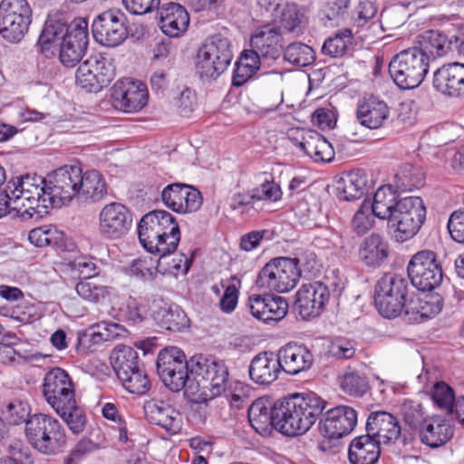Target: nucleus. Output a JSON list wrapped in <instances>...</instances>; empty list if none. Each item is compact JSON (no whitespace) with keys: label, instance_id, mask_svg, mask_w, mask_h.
Returning <instances> with one entry per match:
<instances>
[{"label":"nucleus","instance_id":"1","mask_svg":"<svg viewBox=\"0 0 464 464\" xmlns=\"http://www.w3.org/2000/svg\"><path fill=\"white\" fill-rule=\"evenodd\" d=\"M80 166L64 165L45 178L27 174L19 179L20 194L14 198V206L25 218L38 220L51 208H62L77 198Z\"/></svg>","mask_w":464,"mask_h":464},{"label":"nucleus","instance_id":"2","mask_svg":"<svg viewBox=\"0 0 464 464\" xmlns=\"http://www.w3.org/2000/svg\"><path fill=\"white\" fill-rule=\"evenodd\" d=\"M326 402L314 393L294 394L276 406V429L287 436L304 434L315 423Z\"/></svg>","mask_w":464,"mask_h":464},{"label":"nucleus","instance_id":"3","mask_svg":"<svg viewBox=\"0 0 464 464\" xmlns=\"http://www.w3.org/2000/svg\"><path fill=\"white\" fill-rule=\"evenodd\" d=\"M138 237L150 253H174L180 240V231L169 212L153 210L140 219Z\"/></svg>","mask_w":464,"mask_h":464},{"label":"nucleus","instance_id":"4","mask_svg":"<svg viewBox=\"0 0 464 464\" xmlns=\"http://www.w3.org/2000/svg\"><path fill=\"white\" fill-rule=\"evenodd\" d=\"M158 374L164 385L171 392L184 390L191 401L199 400L200 383L190 373V361L178 347L171 346L161 350L157 358Z\"/></svg>","mask_w":464,"mask_h":464},{"label":"nucleus","instance_id":"5","mask_svg":"<svg viewBox=\"0 0 464 464\" xmlns=\"http://www.w3.org/2000/svg\"><path fill=\"white\" fill-rule=\"evenodd\" d=\"M25 436L39 452L53 455L60 452L66 443L64 429L53 416L38 413L26 421Z\"/></svg>","mask_w":464,"mask_h":464},{"label":"nucleus","instance_id":"6","mask_svg":"<svg viewBox=\"0 0 464 464\" xmlns=\"http://www.w3.org/2000/svg\"><path fill=\"white\" fill-rule=\"evenodd\" d=\"M430 66L427 53L418 47L401 51L389 63V73L401 89H414L424 81Z\"/></svg>","mask_w":464,"mask_h":464},{"label":"nucleus","instance_id":"7","mask_svg":"<svg viewBox=\"0 0 464 464\" xmlns=\"http://www.w3.org/2000/svg\"><path fill=\"white\" fill-rule=\"evenodd\" d=\"M233 59L230 40L216 34L208 37L197 53L196 70L202 79H216L229 66Z\"/></svg>","mask_w":464,"mask_h":464},{"label":"nucleus","instance_id":"8","mask_svg":"<svg viewBox=\"0 0 464 464\" xmlns=\"http://www.w3.org/2000/svg\"><path fill=\"white\" fill-rule=\"evenodd\" d=\"M300 276L297 259L276 257L266 264L259 272L256 286L267 291L286 293L296 285Z\"/></svg>","mask_w":464,"mask_h":464},{"label":"nucleus","instance_id":"9","mask_svg":"<svg viewBox=\"0 0 464 464\" xmlns=\"http://www.w3.org/2000/svg\"><path fill=\"white\" fill-rule=\"evenodd\" d=\"M32 23V9L27 0H2L0 35L11 44L20 43Z\"/></svg>","mask_w":464,"mask_h":464},{"label":"nucleus","instance_id":"10","mask_svg":"<svg viewBox=\"0 0 464 464\" xmlns=\"http://www.w3.org/2000/svg\"><path fill=\"white\" fill-rule=\"evenodd\" d=\"M426 218V208L420 197H405L400 198L393 210L392 227H396L397 241L404 242L412 237L421 227Z\"/></svg>","mask_w":464,"mask_h":464},{"label":"nucleus","instance_id":"11","mask_svg":"<svg viewBox=\"0 0 464 464\" xmlns=\"http://www.w3.org/2000/svg\"><path fill=\"white\" fill-rule=\"evenodd\" d=\"M411 284L420 292H432L443 279V272L436 254L430 250H420L414 254L407 266Z\"/></svg>","mask_w":464,"mask_h":464},{"label":"nucleus","instance_id":"12","mask_svg":"<svg viewBox=\"0 0 464 464\" xmlns=\"http://www.w3.org/2000/svg\"><path fill=\"white\" fill-rule=\"evenodd\" d=\"M114 78L111 61L102 54L92 55L82 62L76 70V84L87 92H98Z\"/></svg>","mask_w":464,"mask_h":464},{"label":"nucleus","instance_id":"13","mask_svg":"<svg viewBox=\"0 0 464 464\" xmlns=\"http://www.w3.org/2000/svg\"><path fill=\"white\" fill-rule=\"evenodd\" d=\"M190 373L200 383V389H208L212 396H219L228 382V369L225 362L215 358L194 356L190 359Z\"/></svg>","mask_w":464,"mask_h":464},{"label":"nucleus","instance_id":"14","mask_svg":"<svg viewBox=\"0 0 464 464\" xmlns=\"http://www.w3.org/2000/svg\"><path fill=\"white\" fill-rule=\"evenodd\" d=\"M43 394L53 410L70 407L75 400V387L69 373L60 367L47 372L43 382Z\"/></svg>","mask_w":464,"mask_h":464},{"label":"nucleus","instance_id":"15","mask_svg":"<svg viewBox=\"0 0 464 464\" xmlns=\"http://www.w3.org/2000/svg\"><path fill=\"white\" fill-rule=\"evenodd\" d=\"M88 23L76 18L67 25L66 34L59 44V59L66 67H72L81 61L88 45Z\"/></svg>","mask_w":464,"mask_h":464},{"label":"nucleus","instance_id":"16","mask_svg":"<svg viewBox=\"0 0 464 464\" xmlns=\"http://www.w3.org/2000/svg\"><path fill=\"white\" fill-rule=\"evenodd\" d=\"M125 15L109 10L100 14L92 22V34L95 41L107 47L120 45L128 35Z\"/></svg>","mask_w":464,"mask_h":464},{"label":"nucleus","instance_id":"17","mask_svg":"<svg viewBox=\"0 0 464 464\" xmlns=\"http://www.w3.org/2000/svg\"><path fill=\"white\" fill-rule=\"evenodd\" d=\"M366 431L380 444L391 445L401 443L407 447L411 438L401 436V429L395 416L387 411L372 412L366 422Z\"/></svg>","mask_w":464,"mask_h":464},{"label":"nucleus","instance_id":"18","mask_svg":"<svg viewBox=\"0 0 464 464\" xmlns=\"http://www.w3.org/2000/svg\"><path fill=\"white\" fill-rule=\"evenodd\" d=\"M131 224V214L121 203L106 204L100 211L98 229L104 238H121L129 232Z\"/></svg>","mask_w":464,"mask_h":464},{"label":"nucleus","instance_id":"19","mask_svg":"<svg viewBox=\"0 0 464 464\" xmlns=\"http://www.w3.org/2000/svg\"><path fill=\"white\" fill-rule=\"evenodd\" d=\"M111 99L117 110L127 113L137 112L148 102V88L138 81H118L112 87Z\"/></svg>","mask_w":464,"mask_h":464},{"label":"nucleus","instance_id":"20","mask_svg":"<svg viewBox=\"0 0 464 464\" xmlns=\"http://www.w3.org/2000/svg\"><path fill=\"white\" fill-rule=\"evenodd\" d=\"M165 207L179 214L192 213L202 205L200 192L184 183H172L166 186L160 194Z\"/></svg>","mask_w":464,"mask_h":464},{"label":"nucleus","instance_id":"21","mask_svg":"<svg viewBox=\"0 0 464 464\" xmlns=\"http://www.w3.org/2000/svg\"><path fill=\"white\" fill-rule=\"evenodd\" d=\"M356 424V411L350 406L340 405L327 411L319 422V430L329 440L340 439L351 433Z\"/></svg>","mask_w":464,"mask_h":464},{"label":"nucleus","instance_id":"22","mask_svg":"<svg viewBox=\"0 0 464 464\" xmlns=\"http://www.w3.org/2000/svg\"><path fill=\"white\" fill-rule=\"evenodd\" d=\"M330 298L328 287L322 282L304 284L296 293V306L303 319L317 317Z\"/></svg>","mask_w":464,"mask_h":464},{"label":"nucleus","instance_id":"23","mask_svg":"<svg viewBox=\"0 0 464 464\" xmlns=\"http://www.w3.org/2000/svg\"><path fill=\"white\" fill-rule=\"evenodd\" d=\"M284 38L276 24H266L255 29L250 46L266 61L277 60L283 51Z\"/></svg>","mask_w":464,"mask_h":464},{"label":"nucleus","instance_id":"24","mask_svg":"<svg viewBox=\"0 0 464 464\" xmlns=\"http://www.w3.org/2000/svg\"><path fill=\"white\" fill-rule=\"evenodd\" d=\"M432 86L446 96L464 95V64L450 63L438 68L433 73Z\"/></svg>","mask_w":464,"mask_h":464},{"label":"nucleus","instance_id":"25","mask_svg":"<svg viewBox=\"0 0 464 464\" xmlns=\"http://www.w3.org/2000/svg\"><path fill=\"white\" fill-rule=\"evenodd\" d=\"M144 413L147 420L171 434L178 433L182 427V417L169 403L161 400H150L144 403Z\"/></svg>","mask_w":464,"mask_h":464},{"label":"nucleus","instance_id":"26","mask_svg":"<svg viewBox=\"0 0 464 464\" xmlns=\"http://www.w3.org/2000/svg\"><path fill=\"white\" fill-rule=\"evenodd\" d=\"M282 372L290 375L298 374L311 368L314 355L310 350L297 343H287L281 347L276 354Z\"/></svg>","mask_w":464,"mask_h":464},{"label":"nucleus","instance_id":"27","mask_svg":"<svg viewBox=\"0 0 464 464\" xmlns=\"http://www.w3.org/2000/svg\"><path fill=\"white\" fill-rule=\"evenodd\" d=\"M454 428L450 421L442 416L428 417L419 430L421 443L438 449L445 445L453 437Z\"/></svg>","mask_w":464,"mask_h":464},{"label":"nucleus","instance_id":"28","mask_svg":"<svg viewBox=\"0 0 464 464\" xmlns=\"http://www.w3.org/2000/svg\"><path fill=\"white\" fill-rule=\"evenodd\" d=\"M277 357L271 352L259 353L251 360L248 373L251 381L259 385H269L282 372Z\"/></svg>","mask_w":464,"mask_h":464},{"label":"nucleus","instance_id":"29","mask_svg":"<svg viewBox=\"0 0 464 464\" xmlns=\"http://www.w3.org/2000/svg\"><path fill=\"white\" fill-rule=\"evenodd\" d=\"M309 18L306 8L295 2L285 3L279 13L277 27L280 32L298 37L304 34Z\"/></svg>","mask_w":464,"mask_h":464},{"label":"nucleus","instance_id":"30","mask_svg":"<svg viewBox=\"0 0 464 464\" xmlns=\"http://www.w3.org/2000/svg\"><path fill=\"white\" fill-rule=\"evenodd\" d=\"M390 116L388 104L375 96H370L358 103L356 118L360 124L374 130L382 127Z\"/></svg>","mask_w":464,"mask_h":464},{"label":"nucleus","instance_id":"31","mask_svg":"<svg viewBox=\"0 0 464 464\" xmlns=\"http://www.w3.org/2000/svg\"><path fill=\"white\" fill-rule=\"evenodd\" d=\"M189 16L179 4L168 3L160 10V26L169 37H179L188 29Z\"/></svg>","mask_w":464,"mask_h":464},{"label":"nucleus","instance_id":"32","mask_svg":"<svg viewBox=\"0 0 464 464\" xmlns=\"http://www.w3.org/2000/svg\"><path fill=\"white\" fill-rule=\"evenodd\" d=\"M266 397L256 399L248 409V420L252 428L260 435L270 434L276 428V406Z\"/></svg>","mask_w":464,"mask_h":464},{"label":"nucleus","instance_id":"33","mask_svg":"<svg viewBox=\"0 0 464 464\" xmlns=\"http://www.w3.org/2000/svg\"><path fill=\"white\" fill-rule=\"evenodd\" d=\"M107 194V185L103 176L96 169L82 172L80 167L77 186V200L96 202Z\"/></svg>","mask_w":464,"mask_h":464},{"label":"nucleus","instance_id":"34","mask_svg":"<svg viewBox=\"0 0 464 464\" xmlns=\"http://www.w3.org/2000/svg\"><path fill=\"white\" fill-rule=\"evenodd\" d=\"M380 441L370 434L354 438L348 450L351 464H375L381 455Z\"/></svg>","mask_w":464,"mask_h":464},{"label":"nucleus","instance_id":"35","mask_svg":"<svg viewBox=\"0 0 464 464\" xmlns=\"http://www.w3.org/2000/svg\"><path fill=\"white\" fill-rule=\"evenodd\" d=\"M388 256V243L378 234L370 235L360 245L359 257L368 266H380Z\"/></svg>","mask_w":464,"mask_h":464},{"label":"nucleus","instance_id":"36","mask_svg":"<svg viewBox=\"0 0 464 464\" xmlns=\"http://www.w3.org/2000/svg\"><path fill=\"white\" fill-rule=\"evenodd\" d=\"M398 200L396 192L392 186H382L374 193L372 201L364 200L363 202L364 208H369L376 218L387 219L391 224Z\"/></svg>","mask_w":464,"mask_h":464},{"label":"nucleus","instance_id":"37","mask_svg":"<svg viewBox=\"0 0 464 464\" xmlns=\"http://www.w3.org/2000/svg\"><path fill=\"white\" fill-rule=\"evenodd\" d=\"M367 181L363 170L356 169L343 173L337 181L339 198L346 201L360 198L366 191Z\"/></svg>","mask_w":464,"mask_h":464},{"label":"nucleus","instance_id":"38","mask_svg":"<svg viewBox=\"0 0 464 464\" xmlns=\"http://www.w3.org/2000/svg\"><path fill=\"white\" fill-rule=\"evenodd\" d=\"M152 315L161 328L169 331L179 332L188 325L187 314L175 304H161Z\"/></svg>","mask_w":464,"mask_h":464},{"label":"nucleus","instance_id":"39","mask_svg":"<svg viewBox=\"0 0 464 464\" xmlns=\"http://www.w3.org/2000/svg\"><path fill=\"white\" fill-rule=\"evenodd\" d=\"M67 25L56 19L46 20L38 39L41 52L46 56L54 53L63 35L66 34Z\"/></svg>","mask_w":464,"mask_h":464},{"label":"nucleus","instance_id":"40","mask_svg":"<svg viewBox=\"0 0 464 464\" xmlns=\"http://www.w3.org/2000/svg\"><path fill=\"white\" fill-rule=\"evenodd\" d=\"M300 148L314 161L330 162L334 158L332 144L318 132H312L300 143Z\"/></svg>","mask_w":464,"mask_h":464},{"label":"nucleus","instance_id":"41","mask_svg":"<svg viewBox=\"0 0 464 464\" xmlns=\"http://www.w3.org/2000/svg\"><path fill=\"white\" fill-rule=\"evenodd\" d=\"M263 57L255 52L254 48L242 52L239 60L236 63L233 74V84L241 86L246 82L259 69Z\"/></svg>","mask_w":464,"mask_h":464},{"label":"nucleus","instance_id":"42","mask_svg":"<svg viewBox=\"0 0 464 464\" xmlns=\"http://www.w3.org/2000/svg\"><path fill=\"white\" fill-rule=\"evenodd\" d=\"M127 334L128 331L123 325L102 321L90 326L84 337H88L90 342L96 344L125 337Z\"/></svg>","mask_w":464,"mask_h":464},{"label":"nucleus","instance_id":"43","mask_svg":"<svg viewBox=\"0 0 464 464\" xmlns=\"http://www.w3.org/2000/svg\"><path fill=\"white\" fill-rule=\"evenodd\" d=\"M138 360V353L128 345H117L111 354V362L117 376L139 367Z\"/></svg>","mask_w":464,"mask_h":464},{"label":"nucleus","instance_id":"44","mask_svg":"<svg viewBox=\"0 0 464 464\" xmlns=\"http://www.w3.org/2000/svg\"><path fill=\"white\" fill-rule=\"evenodd\" d=\"M442 308V297L438 294L419 295L415 300L409 302L406 313H415L420 318H431L438 314Z\"/></svg>","mask_w":464,"mask_h":464},{"label":"nucleus","instance_id":"45","mask_svg":"<svg viewBox=\"0 0 464 464\" xmlns=\"http://www.w3.org/2000/svg\"><path fill=\"white\" fill-rule=\"evenodd\" d=\"M407 295H392L384 293L374 294V301L379 313L386 318L398 316L404 307L409 308L406 302Z\"/></svg>","mask_w":464,"mask_h":464},{"label":"nucleus","instance_id":"46","mask_svg":"<svg viewBox=\"0 0 464 464\" xmlns=\"http://www.w3.org/2000/svg\"><path fill=\"white\" fill-rule=\"evenodd\" d=\"M160 257L157 262L159 273L170 274L174 276L186 275L189 270L192 259L184 254H178L170 259L172 253H157Z\"/></svg>","mask_w":464,"mask_h":464},{"label":"nucleus","instance_id":"47","mask_svg":"<svg viewBox=\"0 0 464 464\" xmlns=\"http://www.w3.org/2000/svg\"><path fill=\"white\" fill-rule=\"evenodd\" d=\"M420 47L418 48L422 53L433 58L445 55L450 49V43L447 36L438 31H428L421 36Z\"/></svg>","mask_w":464,"mask_h":464},{"label":"nucleus","instance_id":"48","mask_svg":"<svg viewBox=\"0 0 464 464\" xmlns=\"http://www.w3.org/2000/svg\"><path fill=\"white\" fill-rule=\"evenodd\" d=\"M75 291L82 300L92 304L103 303L111 295L109 286L89 279L79 281L75 285Z\"/></svg>","mask_w":464,"mask_h":464},{"label":"nucleus","instance_id":"49","mask_svg":"<svg viewBox=\"0 0 464 464\" xmlns=\"http://www.w3.org/2000/svg\"><path fill=\"white\" fill-rule=\"evenodd\" d=\"M283 53L286 62L298 67L311 65L315 60L314 49L301 42H294L288 44Z\"/></svg>","mask_w":464,"mask_h":464},{"label":"nucleus","instance_id":"50","mask_svg":"<svg viewBox=\"0 0 464 464\" xmlns=\"http://www.w3.org/2000/svg\"><path fill=\"white\" fill-rule=\"evenodd\" d=\"M123 387L132 394L143 395L150 388L146 373L139 367L117 376Z\"/></svg>","mask_w":464,"mask_h":464},{"label":"nucleus","instance_id":"51","mask_svg":"<svg viewBox=\"0 0 464 464\" xmlns=\"http://www.w3.org/2000/svg\"><path fill=\"white\" fill-rule=\"evenodd\" d=\"M396 178L399 186L404 190L419 188L424 184L425 175L423 170L411 164L403 165L397 173Z\"/></svg>","mask_w":464,"mask_h":464},{"label":"nucleus","instance_id":"52","mask_svg":"<svg viewBox=\"0 0 464 464\" xmlns=\"http://www.w3.org/2000/svg\"><path fill=\"white\" fill-rule=\"evenodd\" d=\"M352 41V31L344 29L334 37L326 39L323 44L322 52L331 57L343 56Z\"/></svg>","mask_w":464,"mask_h":464},{"label":"nucleus","instance_id":"53","mask_svg":"<svg viewBox=\"0 0 464 464\" xmlns=\"http://www.w3.org/2000/svg\"><path fill=\"white\" fill-rule=\"evenodd\" d=\"M55 412L64 420L67 424L68 428L74 434L81 433L85 427L86 424V416L83 411L77 406L76 400H73V402L70 407L66 409L54 410Z\"/></svg>","mask_w":464,"mask_h":464},{"label":"nucleus","instance_id":"54","mask_svg":"<svg viewBox=\"0 0 464 464\" xmlns=\"http://www.w3.org/2000/svg\"><path fill=\"white\" fill-rule=\"evenodd\" d=\"M341 388L351 396L362 397L370 387L365 376L357 372H348L342 378Z\"/></svg>","mask_w":464,"mask_h":464},{"label":"nucleus","instance_id":"55","mask_svg":"<svg viewBox=\"0 0 464 464\" xmlns=\"http://www.w3.org/2000/svg\"><path fill=\"white\" fill-rule=\"evenodd\" d=\"M407 289L406 279L394 274H385L378 280L375 286V292L384 293V295H407Z\"/></svg>","mask_w":464,"mask_h":464},{"label":"nucleus","instance_id":"56","mask_svg":"<svg viewBox=\"0 0 464 464\" xmlns=\"http://www.w3.org/2000/svg\"><path fill=\"white\" fill-rule=\"evenodd\" d=\"M431 398L438 407L455 414V401L458 398H455L454 391L446 382H437L433 386Z\"/></svg>","mask_w":464,"mask_h":464},{"label":"nucleus","instance_id":"57","mask_svg":"<svg viewBox=\"0 0 464 464\" xmlns=\"http://www.w3.org/2000/svg\"><path fill=\"white\" fill-rule=\"evenodd\" d=\"M19 179L17 181H9L6 184V188H0V218L5 216V214L14 212L16 217L21 218L24 220H28L29 218H24L14 206V198L17 197V194H20L19 190L14 191V188H18Z\"/></svg>","mask_w":464,"mask_h":464},{"label":"nucleus","instance_id":"58","mask_svg":"<svg viewBox=\"0 0 464 464\" xmlns=\"http://www.w3.org/2000/svg\"><path fill=\"white\" fill-rule=\"evenodd\" d=\"M30 412V405L20 400L9 402L5 410L3 411L5 419L13 425H18L22 422L26 423L27 420L32 416Z\"/></svg>","mask_w":464,"mask_h":464},{"label":"nucleus","instance_id":"59","mask_svg":"<svg viewBox=\"0 0 464 464\" xmlns=\"http://www.w3.org/2000/svg\"><path fill=\"white\" fill-rule=\"evenodd\" d=\"M254 198L256 201H269L276 202L281 199L282 190L280 186L274 180L265 179L262 183L254 188L253 189Z\"/></svg>","mask_w":464,"mask_h":464},{"label":"nucleus","instance_id":"60","mask_svg":"<svg viewBox=\"0 0 464 464\" xmlns=\"http://www.w3.org/2000/svg\"><path fill=\"white\" fill-rule=\"evenodd\" d=\"M401 412L404 421L411 428L420 430L428 419L420 403L408 401L402 405Z\"/></svg>","mask_w":464,"mask_h":464},{"label":"nucleus","instance_id":"61","mask_svg":"<svg viewBox=\"0 0 464 464\" xmlns=\"http://www.w3.org/2000/svg\"><path fill=\"white\" fill-rule=\"evenodd\" d=\"M129 273L130 276L140 278L143 281H152L156 278L159 269H157V266H154L152 265L151 260L138 258L131 262Z\"/></svg>","mask_w":464,"mask_h":464},{"label":"nucleus","instance_id":"62","mask_svg":"<svg viewBox=\"0 0 464 464\" xmlns=\"http://www.w3.org/2000/svg\"><path fill=\"white\" fill-rule=\"evenodd\" d=\"M123 313L126 319L135 324L145 320L148 307L142 299L130 296L126 301Z\"/></svg>","mask_w":464,"mask_h":464},{"label":"nucleus","instance_id":"63","mask_svg":"<svg viewBox=\"0 0 464 464\" xmlns=\"http://www.w3.org/2000/svg\"><path fill=\"white\" fill-rule=\"evenodd\" d=\"M248 388L241 382H230L225 386L222 394L228 400L230 405L235 408H241L247 398Z\"/></svg>","mask_w":464,"mask_h":464},{"label":"nucleus","instance_id":"64","mask_svg":"<svg viewBox=\"0 0 464 464\" xmlns=\"http://www.w3.org/2000/svg\"><path fill=\"white\" fill-rule=\"evenodd\" d=\"M172 105L182 116H188L197 106L196 94L188 88L178 92L172 100Z\"/></svg>","mask_w":464,"mask_h":464}]
</instances>
